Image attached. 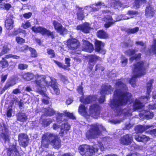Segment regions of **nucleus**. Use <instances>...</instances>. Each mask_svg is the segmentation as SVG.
<instances>
[{
  "label": "nucleus",
  "mask_w": 156,
  "mask_h": 156,
  "mask_svg": "<svg viewBox=\"0 0 156 156\" xmlns=\"http://www.w3.org/2000/svg\"><path fill=\"white\" fill-rule=\"evenodd\" d=\"M12 108H8L7 111L6 115L8 117L10 118L12 116Z\"/></svg>",
  "instance_id": "052dcab7"
},
{
  "label": "nucleus",
  "mask_w": 156,
  "mask_h": 156,
  "mask_svg": "<svg viewBox=\"0 0 156 156\" xmlns=\"http://www.w3.org/2000/svg\"><path fill=\"white\" fill-rule=\"evenodd\" d=\"M41 140V145L45 148H48L50 144L55 149L61 147V140L57 134L47 132L42 135Z\"/></svg>",
  "instance_id": "f03ea898"
},
{
  "label": "nucleus",
  "mask_w": 156,
  "mask_h": 156,
  "mask_svg": "<svg viewBox=\"0 0 156 156\" xmlns=\"http://www.w3.org/2000/svg\"><path fill=\"white\" fill-rule=\"evenodd\" d=\"M56 31L59 33L61 35H64L67 31V29L63 27L62 24L57 21L54 20L52 23Z\"/></svg>",
  "instance_id": "dca6fc26"
},
{
  "label": "nucleus",
  "mask_w": 156,
  "mask_h": 156,
  "mask_svg": "<svg viewBox=\"0 0 156 156\" xmlns=\"http://www.w3.org/2000/svg\"><path fill=\"white\" fill-rule=\"evenodd\" d=\"M71 126L68 122H66L62 124L61 129L65 131V133H66L71 128Z\"/></svg>",
  "instance_id": "4c0bfd02"
},
{
  "label": "nucleus",
  "mask_w": 156,
  "mask_h": 156,
  "mask_svg": "<svg viewBox=\"0 0 156 156\" xmlns=\"http://www.w3.org/2000/svg\"><path fill=\"white\" fill-rule=\"evenodd\" d=\"M32 30L36 33H40L43 35H46L48 37H51L52 39L55 38L54 31H51L44 27L41 26L36 27L35 26L31 28Z\"/></svg>",
  "instance_id": "6e6552de"
},
{
  "label": "nucleus",
  "mask_w": 156,
  "mask_h": 156,
  "mask_svg": "<svg viewBox=\"0 0 156 156\" xmlns=\"http://www.w3.org/2000/svg\"><path fill=\"white\" fill-rule=\"evenodd\" d=\"M87 58L88 59V62L94 63L96 62L97 61L101 60V59L99 57L95 54L88 55Z\"/></svg>",
  "instance_id": "bb28decb"
},
{
  "label": "nucleus",
  "mask_w": 156,
  "mask_h": 156,
  "mask_svg": "<svg viewBox=\"0 0 156 156\" xmlns=\"http://www.w3.org/2000/svg\"><path fill=\"white\" fill-rule=\"evenodd\" d=\"M79 112L81 114L83 113L86 111L85 106L81 104L79 107Z\"/></svg>",
  "instance_id": "5fc2aeb1"
},
{
  "label": "nucleus",
  "mask_w": 156,
  "mask_h": 156,
  "mask_svg": "<svg viewBox=\"0 0 156 156\" xmlns=\"http://www.w3.org/2000/svg\"><path fill=\"white\" fill-rule=\"evenodd\" d=\"M70 59L69 58H66L65 59V62L66 65L58 62L57 61L54 60V62L56 64L59 68H62L65 70H69V67L70 66Z\"/></svg>",
  "instance_id": "6ab92c4d"
},
{
  "label": "nucleus",
  "mask_w": 156,
  "mask_h": 156,
  "mask_svg": "<svg viewBox=\"0 0 156 156\" xmlns=\"http://www.w3.org/2000/svg\"><path fill=\"white\" fill-rule=\"evenodd\" d=\"M78 150L83 156H91L98 151V149L93 146L90 147L86 145H81L79 147Z\"/></svg>",
  "instance_id": "423d86ee"
},
{
  "label": "nucleus",
  "mask_w": 156,
  "mask_h": 156,
  "mask_svg": "<svg viewBox=\"0 0 156 156\" xmlns=\"http://www.w3.org/2000/svg\"><path fill=\"white\" fill-rule=\"evenodd\" d=\"M83 82H81V84L78 86L76 89V90L78 93L82 95H83L84 94L83 92Z\"/></svg>",
  "instance_id": "de8ad7c7"
},
{
  "label": "nucleus",
  "mask_w": 156,
  "mask_h": 156,
  "mask_svg": "<svg viewBox=\"0 0 156 156\" xmlns=\"http://www.w3.org/2000/svg\"><path fill=\"white\" fill-rule=\"evenodd\" d=\"M137 51V50L135 49H129L126 50L124 53L127 56H133Z\"/></svg>",
  "instance_id": "ea45409f"
},
{
  "label": "nucleus",
  "mask_w": 156,
  "mask_h": 156,
  "mask_svg": "<svg viewBox=\"0 0 156 156\" xmlns=\"http://www.w3.org/2000/svg\"><path fill=\"white\" fill-rule=\"evenodd\" d=\"M2 127V124L0 122V129ZM3 129L0 130V136L3 139L5 142H9L10 140L9 134V130L6 126L5 124H3Z\"/></svg>",
  "instance_id": "9b49d317"
},
{
  "label": "nucleus",
  "mask_w": 156,
  "mask_h": 156,
  "mask_svg": "<svg viewBox=\"0 0 156 156\" xmlns=\"http://www.w3.org/2000/svg\"><path fill=\"white\" fill-rule=\"evenodd\" d=\"M149 51L150 53L156 55V38L153 39V43L151 45Z\"/></svg>",
  "instance_id": "c9c22d12"
},
{
  "label": "nucleus",
  "mask_w": 156,
  "mask_h": 156,
  "mask_svg": "<svg viewBox=\"0 0 156 156\" xmlns=\"http://www.w3.org/2000/svg\"><path fill=\"white\" fill-rule=\"evenodd\" d=\"M32 15V13L29 12L27 13H25L23 14V17L25 19H28L30 18Z\"/></svg>",
  "instance_id": "680f3d73"
},
{
  "label": "nucleus",
  "mask_w": 156,
  "mask_h": 156,
  "mask_svg": "<svg viewBox=\"0 0 156 156\" xmlns=\"http://www.w3.org/2000/svg\"><path fill=\"white\" fill-rule=\"evenodd\" d=\"M50 86L53 88L55 94L56 95H59L60 94V90L57 85L56 82L51 80Z\"/></svg>",
  "instance_id": "c756f323"
},
{
  "label": "nucleus",
  "mask_w": 156,
  "mask_h": 156,
  "mask_svg": "<svg viewBox=\"0 0 156 156\" xmlns=\"http://www.w3.org/2000/svg\"><path fill=\"white\" fill-rule=\"evenodd\" d=\"M101 110V107L98 104L91 105L89 108L90 113L93 116L98 115Z\"/></svg>",
  "instance_id": "2eb2a0df"
},
{
  "label": "nucleus",
  "mask_w": 156,
  "mask_h": 156,
  "mask_svg": "<svg viewBox=\"0 0 156 156\" xmlns=\"http://www.w3.org/2000/svg\"><path fill=\"white\" fill-rule=\"evenodd\" d=\"M95 51L96 52L105 55L106 53V50L104 47L105 43L101 41L95 40L94 42Z\"/></svg>",
  "instance_id": "f8f14e48"
},
{
  "label": "nucleus",
  "mask_w": 156,
  "mask_h": 156,
  "mask_svg": "<svg viewBox=\"0 0 156 156\" xmlns=\"http://www.w3.org/2000/svg\"><path fill=\"white\" fill-rule=\"evenodd\" d=\"M90 128L86 132L85 136L88 140L95 139L99 137L102 134L100 125L94 124L90 125Z\"/></svg>",
  "instance_id": "39448f33"
},
{
  "label": "nucleus",
  "mask_w": 156,
  "mask_h": 156,
  "mask_svg": "<svg viewBox=\"0 0 156 156\" xmlns=\"http://www.w3.org/2000/svg\"><path fill=\"white\" fill-rule=\"evenodd\" d=\"M115 85L116 89L114 92L115 98L111 100L109 105L118 115H120L123 111L122 106L130 102L132 95L129 92L123 91L127 87L121 79L117 80Z\"/></svg>",
  "instance_id": "f257e3e1"
},
{
  "label": "nucleus",
  "mask_w": 156,
  "mask_h": 156,
  "mask_svg": "<svg viewBox=\"0 0 156 156\" xmlns=\"http://www.w3.org/2000/svg\"><path fill=\"white\" fill-rule=\"evenodd\" d=\"M34 82L37 85V87H40L41 88L42 86V84H41L42 80H35Z\"/></svg>",
  "instance_id": "e2e57ef3"
},
{
  "label": "nucleus",
  "mask_w": 156,
  "mask_h": 156,
  "mask_svg": "<svg viewBox=\"0 0 156 156\" xmlns=\"http://www.w3.org/2000/svg\"><path fill=\"white\" fill-rule=\"evenodd\" d=\"M16 83H15L14 81L13 80H11L8 81H7L6 83L5 84L4 87L2 89V91H4L8 89L10 87H12L15 85Z\"/></svg>",
  "instance_id": "72a5a7b5"
},
{
  "label": "nucleus",
  "mask_w": 156,
  "mask_h": 156,
  "mask_svg": "<svg viewBox=\"0 0 156 156\" xmlns=\"http://www.w3.org/2000/svg\"><path fill=\"white\" fill-rule=\"evenodd\" d=\"M153 80L151 79L147 83V91L146 95L141 96L139 99L136 98L133 103V108L134 110H139L144 107L143 103H147L150 98V94L153 88L152 84Z\"/></svg>",
  "instance_id": "20e7f679"
},
{
  "label": "nucleus",
  "mask_w": 156,
  "mask_h": 156,
  "mask_svg": "<svg viewBox=\"0 0 156 156\" xmlns=\"http://www.w3.org/2000/svg\"><path fill=\"white\" fill-rule=\"evenodd\" d=\"M103 21L105 23L104 24V27L106 28H108L112 26L115 23V21L113 19L111 15H107L105 16L103 18Z\"/></svg>",
  "instance_id": "a211bd4d"
},
{
  "label": "nucleus",
  "mask_w": 156,
  "mask_h": 156,
  "mask_svg": "<svg viewBox=\"0 0 156 156\" xmlns=\"http://www.w3.org/2000/svg\"><path fill=\"white\" fill-rule=\"evenodd\" d=\"M90 29L89 24L87 23L78 25L76 27L77 30H81L85 33H89Z\"/></svg>",
  "instance_id": "5701e85b"
},
{
  "label": "nucleus",
  "mask_w": 156,
  "mask_h": 156,
  "mask_svg": "<svg viewBox=\"0 0 156 156\" xmlns=\"http://www.w3.org/2000/svg\"><path fill=\"white\" fill-rule=\"evenodd\" d=\"M65 116H66L72 119H76L75 117L73 115V113H70L69 112H68L67 111H65Z\"/></svg>",
  "instance_id": "3c124183"
},
{
  "label": "nucleus",
  "mask_w": 156,
  "mask_h": 156,
  "mask_svg": "<svg viewBox=\"0 0 156 156\" xmlns=\"http://www.w3.org/2000/svg\"><path fill=\"white\" fill-rule=\"evenodd\" d=\"M155 12V10L151 5H149L146 7L145 15L147 17L152 18L154 16Z\"/></svg>",
  "instance_id": "4be33fe9"
},
{
  "label": "nucleus",
  "mask_w": 156,
  "mask_h": 156,
  "mask_svg": "<svg viewBox=\"0 0 156 156\" xmlns=\"http://www.w3.org/2000/svg\"><path fill=\"white\" fill-rule=\"evenodd\" d=\"M152 127L151 125H138L136 127V130L139 133H142Z\"/></svg>",
  "instance_id": "cd10ccee"
},
{
  "label": "nucleus",
  "mask_w": 156,
  "mask_h": 156,
  "mask_svg": "<svg viewBox=\"0 0 156 156\" xmlns=\"http://www.w3.org/2000/svg\"><path fill=\"white\" fill-rule=\"evenodd\" d=\"M22 26L24 29H27L30 27L31 24L29 21H27L25 23H22Z\"/></svg>",
  "instance_id": "4d7b16f0"
},
{
  "label": "nucleus",
  "mask_w": 156,
  "mask_h": 156,
  "mask_svg": "<svg viewBox=\"0 0 156 156\" xmlns=\"http://www.w3.org/2000/svg\"><path fill=\"white\" fill-rule=\"evenodd\" d=\"M16 144L12 145L11 147L7 148L8 156H21Z\"/></svg>",
  "instance_id": "ddd939ff"
},
{
  "label": "nucleus",
  "mask_w": 156,
  "mask_h": 156,
  "mask_svg": "<svg viewBox=\"0 0 156 156\" xmlns=\"http://www.w3.org/2000/svg\"><path fill=\"white\" fill-rule=\"evenodd\" d=\"M135 44L137 45L144 47V49L146 48V45L145 43L142 41H137L136 42Z\"/></svg>",
  "instance_id": "69168bd1"
},
{
  "label": "nucleus",
  "mask_w": 156,
  "mask_h": 156,
  "mask_svg": "<svg viewBox=\"0 0 156 156\" xmlns=\"http://www.w3.org/2000/svg\"><path fill=\"white\" fill-rule=\"evenodd\" d=\"M88 68L89 69L90 71H91L93 69L95 63L88 62Z\"/></svg>",
  "instance_id": "338daca9"
},
{
  "label": "nucleus",
  "mask_w": 156,
  "mask_h": 156,
  "mask_svg": "<svg viewBox=\"0 0 156 156\" xmlns=\"http://www.w3.org/2000/svg\"><path fill=\"white\" fill-rule=\"evenodd\" d=\"M28 67V65H27L23 63L19 64L18 66V69L21 70H24L27 69Z\"/></svg>",
  "instance_id": "864d4df0"
},
{
  "label": "nucleus",
  "mask_w": 156,
  "mask_h": 156,
  "mask_svg": "<svg viewBox=\"0 0 156 156\" xmlns=\"http://www.w3.org/2000/svg\"><path fill=\"white\" fill-rule=\"evenodd\" d=\"M18 141L23 147L26 148L29 143L28 136L24 133H20L18 135Z\"/></svg>",
  "instance_id": "4468645a"
},
{
  "label": "nucleus",
  "mask_w": 156,
  "mask_h": 156,
  "mask_svg": "<svg viewBox=\"0 0 156 156\" xmlns=\"http://www.w3.org/2000/svg\"><path fill=\"white\" fill-rule=\"evenodd\" d=\"M65 116V111L63 113H58V116L56 117V120L57 122H62L64 120L62 117Z\"/></svg>",
  "instance_id": "a18cd8bd"
},
{
  "label": "nucleus",
  "mask_w": 156,
  "mask_h": 156,
  "mask_svg": "<svg viewBox=\"0 0 156 156\" xmlns=\"http://www.w3.org/2000/svg\"><path fill=\"white\" fill-rule=\"evenodd\" d=\"M8 74H5V75H2L1 76V82L2 83H4L6 80L7 78Z\"/></svg>",
  "instance_id": "0e129e2a"
},
{
  "label": "nucleus",
  "mask_w": 156,
  "mask_h": 156,
  "mask_svg": "<svg viewBox=\"0 0 156 156\" xmlns=\"http://www.w3.org/2000/svg\"><path fill=\"white\" fill-rule=\"evenodd\" d=\"M52 122V119L50 118H45L42 119L41 124L42 126L45 128L49 126Z\"/></svg>",
  "instance_id": "f704fd0d"
},
{
  "label": "nucleus",
  "mask_w": 156,
  "mask_h": 156,
  "mask_svg": "<svg viewBox=\"0 0 156 156\" xmlns=\"http://www.w3.org/2000/svg\"><path fill=\"white\" fill-rule=\"evenodd\" d=\"M23 76L25 80L28 81H30L34 78V75L32 73L27 72L24 74Z\"/></svg>",
  "instance_id": "a19ab883"
},
{
  "label": "nucleus",
  "mask_w": 156,
  "mask_h": 156,
  "mask_svg": "<svg viewBox=\"0 0 156 156\" xmlns=\"http://www.w3.org/2000/svg\"><path fill=\"white\" fill-rule=\"evenodd\" d=\"M139 14V12L136 11L129 10L127 12V14L129 16L138 15Z\"/></svg>",
  "instance_id": "bf43d9fd"
},
{
  "label": "nucleus",
  "mask_w": 156,
  "mask_h": 156,
  "mask_svg": "<svg viewBox=\"0 0 156 156\" xmlns=\"http://www.w3.org/2000/svg\"><path fill=\"white\" fill-rule=\"evenodd\" d=\"M97 99L96 96L95 95H90L87 96L86 97H81L80 101L82 103L85 105L90 104L92 101H95Z\"/></svg>",
  "instance_id": "aec40b11"
},
{
  "label": "nucleus",
  "mask_w": 156,
  "mask_h": 156,
  "mask_svg": "<svg viewBox=\"0 0 156 156\" xmlns=\"http://www.w3.org/2000/svg\"><path fill=\"white\" fill-rule=\"evenodd\" d=\"M147 2V0H135L134 6L137 9H139L140 5L145 4Z\"/></svg>",
  "instance_id": "58836bf2"
},
{
  "label": "nucleus",
  "mask_w": 156,
  "mask_h": 156,
  "mask_svg": "<svg viewBox=\"0 0 156 156\" xmlns=\"http://www.w3.org/2000/svg\"><path fill=\"white\" fill-rule=\"evenodd\" d=\"M6 55L9 59L10 58H13V59H18L20 58V56L13 55L12 54H9Z\"/></svg>",
  "instance_id": "13d9d810"
},
{
  "label": "nucleus",
  "mask_w": 156,
  "mask_h": 156,
  "mask_svg": "<svg viewBox=\"0 0 156 156\" xmlns=\"http://www.w3.org/2000/svg\"><path fill=\"white\" fill-rule=\"evenodd\" d=\"M47 53L48 55H51L50 58L55 57V54L53 50L51 49H48L47 50Z\"/></svg>",
  "instance_id": "603ef678"
},
{
  "label": "nucleus",
  "mask_w": 156,
  "mask_h": 156,
  "mask_svg": "<svg viewBox=\"0 0 156 156\" xmlns=\"http://www.w3.org/2000/svg\"><path fill=\"white\" fill-rule=\"evenodd\" d=\"M30 47L27 45H24L20 48V51L23 52L28 50H29Z\"/></svg>",
  "instance_id": "6e6d98bb"
},
{
  "label": "nucleus",
  "mask_w": 156,
  "mask_h": 156,
  "mask_svg": "<svg viewBox=\"0 0 156 156\" xmlns=\"http://www.w3.org/2000/svg\"><path fill=\"white\" fill-rule=\"evenodd\" d=\"M133 72L134 75L130 79L129 83L133 87L136 86L137 78H140L146 73L147 68L145 62L139 61L133 64Z\"/></svg>",
  "instance_id": "7ed1b4c3"
},
{
  "label": "nucleus",
  "mask_w": 156,
  "mask_h": 156,
  "mask_svg": "<svg viewBox=\"0 0 156 156\" xmlns=\"http://www.w3.org/2000/svg\"><path fill=\"white\" fill-rule=\"evenodd\" d=\"M15 41L17 44H23L25 42V39L20 36L16 37L15 38Z\"/></svg>",
  "instance_id": "09e8293b"
},
{
  "label": "nucleus",
  "mask_w": 156,
  "mask_h": 156,
  "mask_svg": "<svg viewBox=\"0 0 156 156\" xmlns=\"http://www.w3.org/2000/svg\"><path fill=\"white\" fill-rule=\"evenodd\" d=\"M29 50L30 52V56L31 57L36 58L37 56V54L35 49L30 47Z\"/></svg>",
  "instance_id": "c03bdc74"
},
{
  "label": "nucleus",
  "mask_w": 156,
  "mask_h": 156,
  "mask_svg": "<svg viewBox=\"0 0 156 156\" xmlns=\"http://www.w3.org/2000/svg\"><path fill=\"white\" fill-rule=\"evenodd\" d=\"M113 90V88L110 85L103 84L101 87L100 92L101 95L109 94H111Z\"/></svg>",
  "instance_id": "412c9836"
},
{
  "label": "nucleus",
  "mask_w": 156,
  "mask_h": 156,
  "mask_svg": "<svg viewBox=\"0 0 156 156\" xmlns=\"http://www.w3.org/2000/svg\"><path fill=\"white\" fill-rule=\"evenodd\" d=\"M133 140V137L131 134H126L121 136L119 140L120 144L123 145H130Z\"/></svg>",
  "instance_id": "9d476101"
},
{
  "label": "nucleus",
  "mask_w": 156,
  "mask_h": 156,
  "mask_svg": "<svg viewBox=\"0 0 156 156\" xmlns=\"http://www.w3.org/2000/svg\"><path fill=\"white\" fill-rule=\"evenodd\" d=\"M9 59L6 55H5L4 57L2 58L0 60V69L2 70L4 69L8 68L9 66V63L8 61L7 60Z\"/></svg>",
  "instance_id": "b1692460"
},
{
  "label": "nucleus",
  "mask_w": 156,
  "mask_h": 156,
  "mask_svg": "<svg viewBox=\"0 0 156 156\" xmlns=\"http://www.w3.org/2000/svg\"><path fill=\"white\" fill-rule=\"evenodd\" d=\"M134 56H132L130 57V60L132 61L134 60L135 61H139L141 58V56L142 54L140 53H138L137 54H135L134 55Z\"/></svg>",
  "instance_id": "37998d69"
},
{
  "label": "nucleus",
  "mask_w": 156,
  "mask_h": 156,
  "mask_svg": "<svg viewBox=\"0 0 156 156\" xmlns=\"http://www.w3.org/2000/svg\"><path fill=\"white\" fill-rule=\"evenodd\" d=\"M102 96L100 97L98 100V101L99 103H102L105 101V95L104 94L102 95Z\"/></svg>",
  "instance_id": "774afa93"
},
{
  "label": "nucleus",
  "mask_w": 156,
  "mask_h": 156,
  "mask_svg": "<svg viewBox=\"0 0 156 156\" xmlns=\"http://www.w3.org/2000/svg\"><path fill=\"white\" fill-rule=\"evenodd\" d=\"M83 8L78 7V11L76 13L77 19L79 20H83L85 17L84 12L83 10Z\"/></svg>",
  "instance_id": "2f4dec72"
},
{
  "label": "nucleus",
  "mask_w": 156,
  "mask_h": 156,
  "mask_svg": "<svg viewBox=\"0 0 156 156\" xmlns=\"http://www.w3.org/2000/svg\"><path fill=\"white\" fill-rule=\"evenodd\" d=\"M78 150L83 156H91L98 151V149L93 146L90 147L86 145H81L79 147Z\"/></svg>",
  "instance_id": "0eeeda50"
},
{
  "label": "nucleus",
  "mask_w": 156,
  "mask_h": 156,
  "mask_svg": "<svg viewBox=\"0 0 156 156\" xmlns=\"http://www.w3.org/2000/svg\"><path fill=\"white\" fill-rule=\"evenodd\" d=\"M17 120L19 121L24 122L27 119V117L25 113L19 112L16 115Z\"/></svg>",
  "instance_id": "a878e982"
},
{
  "label": "nucleus",
  "mask_w": 156,
  "mask_h": 156,
  "mask_svg": "<svg viewBox=\"0 0 156 156\" xmlns=\"http://www.w3.org/2000/svg\"><path fill=\"white\" fill-rule=\"evenodd\" d=\"M104 70V67L102 66L101 64L98 63L96 65L95 69V71L98 70L99 72H103Z\"/></svg>",
  "instance_id": "8fccbe9b"
},
{
  "label": "nucleus",
  "mask_w": 156,
  "mask_h": 156,
  "mask_svg": "<svg viewBox=\"0 0 156 156\" xmlns=\"http://www.w3.org/2000/svg\"><path fill=\"white\" fill-rule=\"evenodd\" d=\"M14 22L12 19L7 18L5 21V26L8 29L11 30L14 26Z\"/></svg>",
  "instance_id": "473e14b6"
},
{
  "label": "nucleus",
  "mask_w": 156,
  "mask_h": 156,
  "mask_svg": "<svg viewBox=\"0 0 156 156\" xmlns=\"http://www.w3.org/2000/svg\"><path fill=\"white\" fill-rule=\"evenodd\" d=\"M22 33L24 35L25 37L26 35V31L25 30L19 28L16 30H14L12 32L11 35L13 36H16L19 34Z\"/></svg>",
  "instance_id": "e433bc0d"
},
{
  "label": "nucleus",
  "mask_w": 156,
  "mask_h": 156,
  "mask_svg": "<svg viewBox=\"0 0 156 156\" xmlns=\"http://www.w3.org/2000/svg\"><path fill=\"white\" fill-rule=\"evenodd\" d=\"M65 44L68 49L70 50L77 49L81 45L79 41L75 38H70L68 39Z\"/></svg>",
  "instance_id": "1a4fd4ad"
},
{
  "label": "nucleus",
  "mask_w": 156,
  "mask_h": 156,
  "mask_svg": "<svg viewBox=\"0 0 156 156\" xmlns=\"http://www.w3.org/2000/svg\"><path fill=\"white\" fill-rule=\"evenodd\" d=\"M97 37L102 39H107L108 37V35L107 33L102 30H98L97 33Z\"/></svg>",
  "instance_id": "c85d7f7f"
},
{
  "label": "nucleus",
  "mask_w": 156,
  "mask_h": 156,
  "mask_svg": "<svg viewBox=\"0 0 156 156\" xmlns=\"http://www.w3.org/2000/svg\"><path fill=\"white\" fill-rule=\"evenodd\" d=\"M135 139L138 142L146 143L148 141L150 138L145 135L136 134L135 136Z\"/></svg>",
  "instance_id": "393cba45"
},
{
  "label": "nucleus",
  "mask_w": 156,
  "mask_h": 156,
  "mask_svg": "<svg viewBox=\"0 0 156 156\" xmlns=\"http://www.w3.org/2000/svg\"><path fill=\"white\" fill-rule=\"evenodd\" d=\"M121 62L122 66L124 67L128 63V59L126 58L125 56L122 55L121 57Z\"/></svg>",
  "instance_id": "49530a36"
},
{
  "label": "nucleus",
  "mask_w": 156,
  "mask_h": 156,
  "mask_svg": "<svg viewBox=\"0 0 156 156\" xmlns=\"http://www.w3.org/2000/svg\"><path fill=\"white\" fill-rule=\"evenodd\" d=\"M82 41L83 42L82 51L89 53H91L94 51V46L92 43L84 39H83Z\"/></svg>",
  "instance_id": "f3484780"
},
{
  "label": "nucleus",
  "mask_w": 156,
  "mask_h": 156,
  "mask_svg": "<svg viewBox=\"0 0 156 156\" xmlns=\"http://www.w3.org/2000/svg\"><path fill=\"white\" fill-rule=\"evenodd\" d=\"M139 30V27H136L133 28L128 29L126 30V32L128 34H135Z\"/></svg>",
  "instance_id": "79ce46f5"
},
{
  "label": "nucleus",
  "mask_w": 156,
  "mask_h": 156,
  "mask_svg": "<svg viewBox=\"0 0 156 156\" xmlns=\"http://www.w3.org/2000/svg\"><path fill=\"white\" fill-rule=\"evenodd\" d=\"M1 51L0 52V57L8 53L11 50L7 44H4L2 45V48H1Z\"/></svg>",
  "instance_id": "7c9ffc66"
}]
</instances>
